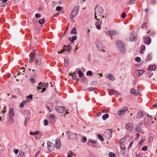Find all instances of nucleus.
Returning <instances> with one entry per match:
<instances>
[{"label":"nucleus","instance_id":"72a5a7b5","mask_svg":"<svg viewBox=\"0 0 157 157\" xmlns=\"http://www.w3.org/2000/svg\"><path fill=\"white\" fill-rule=\"evenodd\" d=\"M45 22V20L44 19H41L39 20V23L40 25H43Z\"/></svg>","mask_w":157,"mask_h":157},{"label":"nucleus","instance_id":"b1692460","mask_svg":"<svg viewBox=\"0 0 157 157\" xmlns=\"http://www.w3.org/2000/svg\"><path fill=\"white\" fill-rule=\"evenodd\" d=\"M144 72V71L142 70H137L136 71V74L137 75H140Z\"/></svg>","mask_w":157,"mask_h":157},{"label":"nucleus","instance_id":"c9c22d12","mask_svg":"<svg viewBox=\"0 0 157 157\" xmlns=\"http://www.w3.org/2000/svg\"><path fill=\"white\" fill-rule=\"evenodd\" d=\"M98 138L100 140H101L102 141H103L104 140V139L103 137L101 136V135L99 134L97 136Z\"/></svg>","mask_w":157,"mask_h":157},{"label":"nucleus","instance_id":"4be33fe9","mask_svg":"<svg viewBox=\"0 0 157 157\" xmlns=\"http://www.w3.org/2000/svg\"><path fill=\"white\" fill-rule=\"evenodd\" d=\"M7 122L9 124H11L13 122V119L12 117H11V116H8L7 118Z\"/></svg>","mask_w":157,"mask_h":157},{"label":"nucleus","instance_id":"423d86ee","mask_svg":"<svg viewBox=\"0 0 157 157\" xmlns=\"http://www.w3.org/2000/svg\"><path fill=\"white\" fill-rule=\"evenodd\" d=\"M100 18L98 17L96 18L97 22L95 23V26L97 29H100L101 28V25L102 24V21L100 20Z\"/></svg>","mask_w":157,"mask_h":157},{"label":"nucleus","instance_id":"c03bdc74","mask_svg":"<svg viewBox=\"0 0 157 157\" xmlns=\"http://www.w3.org/2000/svg\"><path fill=\"white\" fill-rule=\"evenodd\" d=\"M151 58L152 57L151 55L149 54L147 57L146 60L147 61H149L151 59Z\"/></svg>","mask_w":157,"mask_h":157},{"label":"nucleus","instance_id":"864d4df0","mask_svg":"<svg viewBox=\"0 0 157 157\" xmlns=\"http://www.w3.org/2000/svg\"><path fill=\"white\" fill-rule=\"evenodd\" d=\"M147 24L146 23H144L143 24L141 25V28H144L145 27H147Z\"/></svg>","mask_w":157,"mask_h":157},{"label":"nucleus","instance_id":"09e8293b","mask_svg":"<svg viewBox=\"0 0 157 157\" xmlns=\"http://www.w3.org/2000/svg\"><path fill=\"white\" fill-rule=\"evenodd\" d=\"M62 9V7L60 6H58L56 7V10L58 11H60Z\"/></svg>","mask_w":157,"mask_h":157},{"label":"nucleus","instance_id":"4d7b16f0","mask_svg":"<svg viewBox=\"0 0 157 157\" xmlns=\"http://www.w3.org/2000/svg\"><path fill=\"white\" fill-rule=\"evenodd\" d=\"M126 15V13L124 12H123L122 14L121 17L123 18H125V16Z\"/></svg>","mask_w":157,"mask_h":157},{"label":"nucleus","instance_id":"f257e3e1","mask_svg":"<svg viewBox=\"0 0 157 157\" xmlns=\"http://www.w3.org/2000/svg\"><path fill=\"white\" fill-rule=\"evenodd\" d=\"M116 45L117 48L122 54H125L126 52V47L123 41L120 40H117L116 43Z\"/></svg>","mask_w":157,"mask_h":157},{"label":"nucleus","instance_id":"6ab92c4d","mask_svg":"<svg viewBox=\"0 0 157 157\" xmlns=\"http://www.w3.org/2000/svg\"><path fill=\"white\" fill-rule=\"evenodd\" d=\"M136 38V36L134 33H132L131 34V35L129 38V41L131 42L134 40H135Z\"/></svg>","mask_w":157,"mask_h":157},{"label":"nucleus","instance_id":"473e14b6","mask_svg":"<svg viewBox=\"0 0 157 157\" xmlns=\"http://www.w3.org/2000/svg\"><path fill=\"white\" fill-rule=\"evenodd\" d=\"M109 117V114L107 113L103 115L102 118L104 120H105Z\"/></svg>","mask_w":157,"mask_h":157},{"label":"nucleus","instance_id":"8fccbe9b","mask_svg":"<svg viewBox=\"0 0 157 157\" xmlns=\"http://www.w3.org/2000/svg\"><path fill=\"white\" fill-rule=\"evenodd\" d=\"M126 140V137H124V138H122L121 140V143H122L121 144H124L123 143Z\"/></svg>","mask_w":157,"mask_h":157},{"label":"nucleus","instance_id":"338daca9","mask_svg":"<svg viewBox=\"0 0 157 157\" xmlns=\"http://www.w3.org/2000/svg\"><path fill=\"white\" fill-rule=\"evenodd\" d=\"M140 136V135L139 134L136 133V139H138Z\"/></svg>","mask_w":157,"mask_h":157},{"label":"nucleus","instance_id":"603ef678","mask_svg":"<svg viewBox=\"0 0 157 157\" xmlns=\"http://www.w3.org/2000/svg\"><path fill=\"white\" fill-rule=\"evenodd\" d=\"M147 147L146 146H143L142 148V150L144 151H146L147 150Z\"/></svg>","mask_w":157,"mask_h":157},{"label":"nucleus","instance_id":"2f4dec72","mask_svg":"<svg viewBox=\"0 0 157 157\" xmlns=\"http://www.w3.org/2000/svg\"><path fill=\"white\" fill-rule=\"evenodd\" d=\"M71 34H76L77 32L76 31V29L75 28H73L72 29L71 32Z\"/></svg>","mask_w":157,"mask_h":157},{"label":"nucleus","instance_id":"bb28decb","mask_svg":"<svg viewBox=\"0 0 157 157\" xmlns=\"http://www.w3.org/2000/svg\"><path fill=\"white\" fill-rule=\"evenodd\" d=\"M8 0H0L2 2L0 3V6H5L7 5L6 2Z\"/></svg>","mask_w":157,"mask_h":157},{"label":"nucleus","instance_id":"e433bc0d","mask_svg":"<svg viewBox=\"0 0 157 157\" xmlns=\"http://www.w3.org/2000/svg\"><path fill=\"white\" fill-rule=\"evenodd\" d=\"M26 103V101H23L20 104V105H19V106L21 107V108H22L23 107V106H24V105H25V103Z\"/></svg>","mask_w":157,"mask_h":157},{"label":"nucleus","instance_id":"cd10ccee","mask_svg":"<svg viewBox=\"0 0 157 157\" xmlns=\"http://www.w3.org/2000/svg\"><path fill=\"white\" fill-rule=\"evenodd\" d=\"M40 133V131H36L35 132H30L29 134L30 135L32 136H34L37 135L39 134Z\"/></svg>","mask_w":157,"mask_h":157},{"label":"nucleus","instance_id":"20e7f679","mask_svg":"<svg viewBox=\"0 0 157 157\" xmlns=\"http://www.w3.org/2000/svg\"><path fill=\"white\" fill-rule=\"evenodd\" d=\"M95 43L97 48L99 51H103L104 52H105V50H103V49H104L105 47L99 40H97L95 42Z\"/></svg>","mask_w":157,"mask_h":157},{"label":"nucleus","instance_id":"9d476101","mask_svg":"<svg viewBox=\"0 0 157 157\" xmlns=\"http://www.w3.org/2000/svg\"><path fill=\"white\" fill-rule=\"evenodd\" d=\"M144 43L147 45L149 44L151 42V39L150 37H147L146 36L144 37Z\"/></svg>","mask_w":157,"mask_h":157},{"label":"nucleus","instance_id":"c756f323","mask_svg":"<svg viewBox=\"0 0 157 157\" xmlns=\"http://www.w3.org/2000/svg\"><path fill=\"white\" fill-rule=\"evenodd\" d=\"M121 152L122 153H124L125 151V147L124 144H121Z\"/></svg>","mask_w":157,"mask_h":157},{"label":"nucleus","instance_id":"6e6552de","mask_svg":"<svg viewBox=\"0 0 157 157\" xmlns=\"http://www.w3.org/2000/svg\"><path fill=\"white\" fill-rule=\"evenodd\" d=\"M112 132L110 130H107L104 133V136L107 139H109L112 137Z\"/></svg>","mask_w":157,"mask_h":157},{"label":"nucleus","instance_id":"dca6fc26","mask_svg":"<svg viewBox=\"0 0 157 157\" xmlns=\"http://www.w3.org/2000/svg\"><path fill=\"white\" fill-rule=\"evenodd\" d=\"M55 145L56 148L60 149L61 147V143L59 139H57L56 140Z\"/></svg>","mask_w":157,"mask_h":157},{"label":"nucleus","instance_id":"a18cd8bd","mask_svg":"<svg viewBox=\"0 0 157 157\" xmlns=\"http://www.w3.org/2000/svg\"><path fill=\"white\" fill-rule=\"evenodd\" d=\"M71 75L72 77V78L73 79L75 80H76V81H77L78 80H79V79H77V78L76 77V76L75 75H73L71 74Z\"/></svg>","mask_w":157,"mask_h":157},{"label":"nucleus","instance_id":"9b49d317","mask_svg":"<svg viewBox=\"0 0 157 157\" xmlns=\"http://www.w3.org/2000/svg\"><path fill=\"white\" fill-rule=\"evenodd\" d=\"M47 147L50 151H53L55 149L54 144L51 142L50 141H48L47 143Z\"/></svg>","mask_w":157,"mask_h":157},{"label":"nucleus","instance_id":"4c0bfd02","mask_svg":"<svg viewBox=\"0 0 157 157\" xmlns=\"http://www.w3.org/2000/svg\"><path fill=\"white\" fill-rule=\"evenodd\" d=\"M24 153L22 151H21V152L20 151L19 155H18V157H24Z\"/></svg>","mask_w":157,"mask_h":157},{"label":"nucleus","instance_id":"f03ea898","mask_svg":"<svg viewBox=\"0 0 157 157\" xmlns=\"http://www.w3.org/2000/svg\"><path fill=\"white\" fill-rule=\"evenodd\" d=\"M103 13L104 10L102 7L99 6H97L95 10V18H97L98 17L101 18V19H102L104 17V16H103L102 17H101Z\"/></svg>","mask_w":157,"mask_h":157},{"label":"nucleus","instance_id":"7c9ffc66","mask_svg":"<svg viewBox=\"0 0 157 157\" xmlns=\"http://www.w3.org/2000/svg\"><path fill=\"white\" fill-rule=\"evenodd\" d=\"M77 36H72L69 38V40L71 41L72 43H73L74 41L76 39Z\"/></svg>","mask_w":157,"mask_h":157},{"label":"nucleus","instance_id":"49530a36","mask_svg":"<svg viewBox=\"0 0 157 157\" xmlns=\"http://www.w3.org/2000/svg\"><path fill=\"white\" fill-rule=\"evenodd\" d=\"M135 60L137 62H140L141 61V59L139 57H137L135 58Z\"/></svg>","mask_w":157,"mask_h":157},{"label":"nucleus","instance_id":"0eeeda50","mask_svg":"<svg viewBox=\"0 0 157 157\" xmlns=\"http://www.w3.org/2000/svg\"><path fill=\"white\" fill-rule=\"evenodd\" d=\"M118 33L116 31L112 30H108L105 33V34L110 36H115L118 34Z\"/></svg>","mask_w":157,"mask_h":157},{"label":"nucleus","instance_id":"f704fd0d","mask_svg":"<svg viewBox=\"0 0 157 157\" xmlns=\"http://www.w3.org/2000/svg\"><path fill=\"white\" fill-rule=\"evenodd\" d=\"M110 90L113 93V94H117V95H120V94L117 91L114 90Z\"/></svg>","mask_w":157,"mask_h":157},{"label":"nucleus","instance_id":"39448f33","mask_svg":"<svg viewBox=\"0 0 157 157\" xmlns=\"http://www.w3.org/2000/svg\"><path fill=\"white\" fill-rule=\"evenodd\" d=\"M56 110L59 113H63L64 111H66V108L64 106H57L56 107Z\"/></svg>","mask_w":157,"mask_h":157},{"label":"nucleus","instance_id":"ea45409f","mask_svg":"<svg viewBox=\"0 0 157 157\" xmlns=\"http://www.w3.org/2000/svg\"><path fill=\"white\" fill-rule=\"evenodd\" d=\"M26 98L27 99H30L31 100H32L33 99V96L30 94L29 95L27 96L26 97Z\"/></svg>","mask_w":157,"mask_h":157},{"label":"nucleus","instance_id":"412c9836","mask_svg":"<svg viewBox=\"0 0 157 157\" xmlns=\"http://www.w3.org/2000/svg\"><path fill=\"white\" fill-rule=\"evenodd\" d=\"M9 113V116H11V117L14 116V114L13 112V108H10Z\"/></svg>","mask_w":157,"mask_h":157},{"label":"nucleus","instance_id":"c85d7f7f","mask_svg":"<svg viewBox=\"0 0 157 157\" xmlns=\"http://www.w3.org/2000/svg\"><path fill=\"white\" fill-rule=\"evenodd\" d=\"M156 68V67L155 65H152L149 66L147 68V70L149 71L154 70Z\"/></svg>","mask_w":157,"mask_h":157},{"label":"nucleus","instance_id":"ddd939ff","mask_svg":"<svg viewBox=\"0 0 157 157\" xmlns=\"http://www.w3.org/2000/svg\"><path fill=\"white\" fill-rule=\"evenodd\" d=\"M128 110V108L126 107H124L119 110L117 112V114L119 115H121L124 114L125 112Z\"/></svg>","mask_w":157,"mask_h":157},{"label":"nucleus","instance_id":"f3484780","mask_svg":"<svg viewBox=\"0 0 157 157\" xmlns=\"http://www.w3.org/2000/svg\"><path fill=\"white\" fill-rule=\"evenodd\" d=\"M48 84V83H45L44 84L40 82L39 84V85L40 86L39 87H37L38 90H41L42 88H44L45 86H47Z\"/></svg>","mask_w":157,"mask_h":157},{"label":"nucleus","instance_id":"052dcab7","mask_svg":"<svg viewBox=\"0 0 157 157\" xmlns=\"http://www.w3.org/2000/svg\"><path fill=\"white\" fill-rule=\"evenodd\" d=\"M35 54L31 53L30 56V57L33 58L35 59Z\"/></svg>","mask_w":157,"mask_h":157},{"label":"nucleus","instance_id":"79ce46f5","mask_svg":"<svg viewBox=\"0 0 157 157\" xmlns=\"http://www.w3.org/2000/svg\"><path fill=\"white\" fill-rule=\"evenodd\" d=\"M145 47L144 45H142L140 48V52L142 53V52L144 51L145 50Z\"/></svg>","mask_w":157,"mask_h":157},{"label":"nucleus","instance_id":"1a4fd4ad","mask_svg":"<svg viewBox=\"0 0 157 157\" xmlns=\"http://www.w3.org/2000/svg\"><path fill=\"white\" fill-rule=\"evenodd\" d=\"M41 56L37 54L36 57V65H40L41 63Z\"/></svg>","mask_w":157,"mask_h":157},{"label":"nucleus","instance_id":"774afa93","mask_svg":"<svg viewBox=\"0 0 157 157\" xmlns=\"http://www.w3.org/2000/svg\"><path fill=\"white\" fill-rule=\"evenodd\" d=\"M136 157H142V156L140 154H137Z\"/></svg>","mask_w":157,"mask_h":157},{"label":"nucleus","instance_id":"aec40b11","mask_svg":"<svg viewBox=\"0 0 157 157\" xmlns=\"http://www.w3.org/2000/svg\"><path fill=\"white\" fill-rule=\"evenodd\" d=\"M144 116V113L141 111H139L137 115L136 118L137 119H140L142 117Z\"/></svg>","mask_w":157,"mask_h":157},{"label":"nucleus","instance_id":"a211bd4d","mask_svg":"<svg viewBox=\"0 0 157 157\" xmlns=\"http://www.w3.org/2000/svg\"><path fill=\"white\" fill-rule=\"evenodd\" d=\"M105 77L107 78H108L111 80H114L115 79V77L110 73L107 74L106 75Z\"/></svg>","mask_w":157,"mask_h":157},{"label":"nucleus","instance_id":"6e6d98bb","mask_svg":"<svg viewBox=\"0 0 157 157\" xmlns=\"http://www.w3.org/2000/svg\"><path fill=\"white\" fill-rule=\"evenodd\" d=\"M87 140V139L86 137H84L82 138V141L83 143H85L86 142Z\"/></svg>","mask_w":157,"mask_h":157},{"label":"nucleus","instance_id":"680f3d73","mask_svg":"<svg viewBox=\"0 0 157 157\" xmlns=\"http://www.w3.org/2000/svg\"><path fill=\"white\" fill-rule=\"evenodd\" d=\"M30 82L32 83H34L35 82V80L34 78H31L30 79Z\"/></svg>","mask_w":157,"mask_h":157},{"label":"nucleus","instance_id":"5701e85b","mask_svg":"<svg viewBox=\"0 0 157 157\" xmlns=\"http://www.w3.org/2000/svg\"><path fill=\"white\" fill-rule=\"evenodd\" d=\"M135 130L136 132H141L142 131V129L141 127L139 125L136 126Z\"/></svg>","mask_w":157,"mask_h":157},{"label":"nucleus","instance_id":"69168bd1","mask_svg":"<svg viewBox=\"0 0 157 157\" xmlns=\"http://www.w3.org/2000/svg\"><path fill=\"white\" fill-rule=\"evenodd\" d=\"M36 52V49H33V50L32 52H31V53L33 54H35Z\"/></svg>","mask_w":157,"mask_h":157},{"label":"nucleus","instance_id":"2eb2a0df","mask_svg":"<svg viewBox=\"0 0 157 157\" xmlns=\"http://www.w3.org/2000/svg\"><path fill=\"white\" fill-rule=\"evenodd\" d=\"M25 113H27L28 114L27 116V118L25 117V124L26 125V122H27V119H28V120H29L30 117V111L29 110H26L25 111Z\"/></svg>","mask_w":157,"mask_h":157},{"label":"nucleus","instance_id":"e2e57ef3","mask_svg":"<svg viewBox=\"0 0 157 157\" xmlns=\"http://www.w3.org/2000/svg\"><path fill=\"white\" fill-rule=\"evenodd\" d=\"M50 117L51 119H54L55 118V115L51 114L50 115Z\"/></svg>","mask_w":157,"mask_h":157},{"label":"nucleus","instance_id":"7ed1b4c3","mask_svg":"<svg viewBox=\"0 0 157 157\" xmlns=\"http://www.w3.org/2000/svg\"><path fill=\"white\" fill-rule=\"evenodd\" d=\"M79 8L78 6H75L73 8L70 15V18L71 20L73 19V18L76 16L78 12Z\"/></svg>","mask_w":157,"mask_h":157},{"label":"nucleus","instance_id":"393cba45","mask_svg":"<svg viewBox=\"0 0 157 157\" xmlns=\"http://www.w3.org/2000/svg\"><path fill=\"white\" fill-rule=\"evenodd\" d=\"M130 92L131 94H132L136 96L138 94V92L133 88H132L131 89Z\"/></svg>","mask_w":157,"mask_h":157},{"label":"nucleus","instance_id":"5fc2aeb1","mask_svg":"<svg viewBox=\"0 0 157 157\" xmlns=\"http://www.w3.org/2000/svg\"><path fill=\"white\" fill-rule=\"evenodd\" d=\"M44 124L45 126L47 125L48 124V121L47 120H45L44 121Z\"/></svg>","mask_w":157,"mask_h":157},{"label":"nucleus","instance_id":"0e129e2a","mask_svg":"<svg viewBox=\"0 0 157 157\" xmlns=\"http://www.w3.org/2000/svg\"><path fill=\"white\" fill-rule=\"evenodd\" d=\"M24 68H22L21 69L20 73L19 74V75L20 73H22V72H25V70H24Z\"/></svg>","mask_w":157,"mask_h":157},{"label":"nucleus","instance_id":"a878e982","mask_svg":"<svg viewBox=\"0 0 157 157\" xmlns=\"http://www.w3.org/2000/svg\"><path fill=\"white\" fill-rule=\"evenodd\" d=\"M64 65L65 67H67L69 63V60L67 57H66L64 58Z\"/></svg>","mask_w":157,"mask_h":157},{"label":"nucleus","instance_id":"4468645a","mask_svg":"<svg viewBox=\"0 0 157 157\" xmlns=\"http://www.w3.org/2000/svg\"><path fill=\"white\" fill-rule=\"evenodd\" d=\"M133 125L131 123H128L126 124L125 126L126 128L128 130L131 131L133 129Z\"/></svg>","mask_w":157,"mask_h":157},{"label":"nucleus","instance_id":"bf43d9fd","mask_svg":"<svg viewBox=\"0 0 157 157\" xmlns=\"http://www.w3.org/2000/svg\"><path fill=\"white\" fill-rule=\"evenodd\" d=\"M19 151V150L18 149H13V152L15 153V154H18Z\"/></svg>","mask_w":157,"mask_h":157},{"label":"nucleus","instance_id":"13d9d810","mask_svg":"<svg viewBox=\"0 0 157 157\" xmlns=\"http://www.w3.org/2000/svg\"><path fill=\"white\" fill-rule=\"evenodd\" d=\"M34 59H35L34 58H33L30 57V58L29 59V62H30V63L33 62L34 61Z\"/></svg>","mask_w":157,"mask_h":157},{"label":"nucleus","instance_id":"a19ab883","mask_svg":"<svg viewBox=\"0 0 157 157\" xmlns=\"http://www.w3.org/2000/svg\"><path fill=\"white\" fill-rule=\"evenodd\" d=\"M78 74L79 75L80 77H82L83 75V73L81 71H78Z\"/></svg>","mask_w":157,"mask_h":157},{"label":"nucleus","instance_id":"f8f14e48","mask_svg":"<svg viewBox=\"0 0 157 157\" xmlns=\"http://www.w3.org/2000/svg\"><path fill=\"white\" fill-rule=\"evenodd\" d=\"M64 47L63 49H62L60 52L61 53H62V52H63L65 51H66L68 52H70L71 51V46L70 45H68L66 46H64ZM58 53L59 54L60 53V52H59Z\"/></svg>","mask_w":157,"mask_h":157},{"label":"nucleus","instance_id":"3c124183","mask_svg":"<svg viewBox=\"0 0 157 157\" xmlns=\"http://www.w3.org/2000/svg\"><path fill=\"white\" fill-rule=\"evenodd\" d=\"M41 16L39 13H36L35 15V17L37 18H39L41 17Z\"/></svg>","mask_w":157,"mask_h":157},{"label":"nucleus","instance_id":"37998d69","mask_svg":"<svg viewBox=\"0 0 157 157\" xmlns=\"http://www.w3.org/2000/svg\"><path fill=\"white\" fill-rule=\"evenodd\" d=\"M109 157H115V155L114 153L111 152L109 153Z\"/></svg>","mask_w":157,"mask_h":157},{"label":"nucleus","instance_id":"58836bf2","mask_svg":"<svg viewBox=\"0 0 157 157\" xmlns=\"http://www.w3.org/2000/svg\"><path fill=\"white\" fill-rule=\"evenodd\" d=\"M86 75H90L92 76L93 75L92 72L90 71H88L86 72Z\"/></svg>","mask_w":157,"mask_h":157},{"label":"nucleus","instance_id":"de8ad7c7","mask_svg":"<svg viewBox=\"0 0 157 157\" xmlns=\"http://www.w3.org/2000/svg\"><path fill=\"white\" fill-rule=\"evenodd\" d=\"M135 0H131L128 3V5H129L132 4L134 3L135 2Z\"/></svg>","mask_w":157,"mask_h":157}]
</instances>
